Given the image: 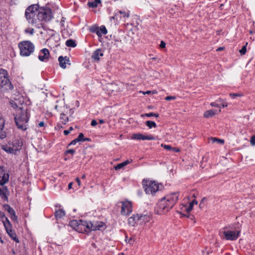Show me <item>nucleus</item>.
<instances>
[{
  "label": "nucleus",
  "mask_w": 255,
  "mask_h": 255,
  "mask_svg": "<svg viewBox=\"0 0 255 255\" xmlns=\"http://www.w3.org/2000/svg\"><path fill=\"white\" fill-rule=\"evenodd\" d=\"M139 216H145V217H145V218H143L142 217V219L141 220H139V221H141V223L142 222H148L150 219V216H147V215H139Z\"/></svg>",
  "instance_id": "obj_34"
},
{
  "label": "nucleus",
  "mask_w": 255,
  "mask_h": 255,
  "mask_svg": "<svg viewBox=\"0 0 255 255\" xmlns=\"http://www.w3.org/2000/svg\"><path fill=\"white\" fill-rule=\"evenodd\" d=\"M12 227L6 228L5 229L6 233L8 234V236L14 241L16 243H19V240L18 238L16 237V234L12 230Z\"/></svg>",
  "instance_id": "obj_14"
},
{
  "label": "nucleus",
  "mask_w": 255,
  "mask_h": 255,
  "mask_svg": "<svg viewBox=\"0 0 255 255\" xmlns=\"http://www.w3.org/2000/svg\"><path fill=\"white\" fill-rule=\"evenodd\" d=\"M119 12L121 13V14H124V17H128L129 16V13H126L125 11H120Z\"/></svg>",
  "instance_id": "obj_46"
},
{
  "label": "nucleus",
  "mask_w": 255,
  "mask_h": 255,
  "mask_svg": "<svg viewBox=\"0 0 255 255\" xmlns=\"http://www.w3.org/2000/svg\"><path fill=\"white\" fill-rule=\"evenodd\" d=\"M36 18L39 21L47 22L50 21L52 18L51 9L47 7H40L39 6Z\"/></svg>",
  "instance_id": "obj_4"
},
{
  "label": "nucleus",
  "mask_w": 255,
  "mask_h": 255,
  "mask_svg": "<svg viewBox=\"0 0 255 255\" xmlns=\"http://www.w3.org/2000/svg\"><path fill=\"white\" fill-rule=\"evenodd\" d=\"M60 119L61 120H62V122L64 124H66V123L68 121V117H66L65 115V114H61Z\"/></svg>",
  "instance_id": "obj_31"
},
{
  "label": "nucleus",
  "mask_w": 255,
  "mask_h": 255,
  "mask_svg": "<svg viewBox=\"0 0 255 255\" xmlns=\"http://www.w3.org/2000/svg\"><path fill=\"white\" fill-rule=\"evenodd\" d=\"M66 45L68 47H75L76 46V43L73 39H68L66 42Z\"/></svg>",
  "instance_id": "obj_26"
},
{
  "label": "nucleus",
  "mask_w": 255,
  "mask_h": 255,
  "mask_svg": "<svg viewBox=\"0 0 255 255\" xmlns=\"http://www.w3.org/2000/svg\"><path fill=\"white\" fill-rule=\"evenodd\" d=\"M143 94H149L151 93V91H147L145 92H143Z\"/></svg>",
  "instance_id": "obj_62"
},
{
  "label": "nucleus",
  "mask_w": 255,
  "mask_h": 255,
  "mask_svg": "<svg viewBox=\"0 0 255 255\" xmlns=\"http://www.w3.org/2000/svg\"><path fill=\"white\" fill-rule=\"evenodd\" d=\"M250 141L252 145H255V135L252 136Z\"/></svg>",
  "instance_id": "obj_42"
},
{
  "label": "nucleus",
  "mask_w": 255,
  "mask_h": 255,
  "mask_svg": "<svg viewBox=\"0 0 255 255\" xmlns=\"http://www.w3.org/2000/svg\"><path fill=\"white\" fill-rule=\"evenodd\" d=\"M84 137V134L82 133H80L77 137V140H79V141H84V139L85 138Z\"/></svg>",
  "instance_id": "obj_38"
},
{
  "label": "nucleus",
  "mask_w": 255,
  "mask_h": 255,
  "mask_svg": "<svg viewBox=\"0 0 255 255\" xmlns=\"http://www.w3.org/2000/svg\"><path fill=\"white\" fill-rule=\"evenodd\" d=\"M3 208L9 214L15 211L8 204H4L3 205Z\"/></svg>",
  "instance_id": "obj_30"
},
{
  "label": "nucleus",
  "mask_w": 255,
  "mask_h": 255,
  "mask_svg": "<svg viewBox=\"0 0 255 255\" xmlns=\"http://www.w3.org/2000/svg\"><path fill=\"white\" fill-rule=\"evenodd\" d=\"M131 138L137 140H154L155 139L154 137L151 135H144L141 133L133 134Z\"/></svg>",
  "instance_id": "obj_10"
},
{
  "label": "nucleus",
  "mask_w": 255,
  "mask_h": 255,
  "mask_svg": "<svg viewBox=\"0 0 255 255\" xmlns=\"http://www.w3.org/2000/svg\"><path fill=\"white\" fill-rule=\"evenodd\" d=\"M41 52L43 54V55H39L38 59L41 61H43L45 59H48L50 55L49 50L46 48H43L41 50Z\"/></svg>",
  "instance_id": "obj_13"
},
{
  "label": "nucleus",
  "mask_w": 255,
  "mask_h": 255,
  "mask_svg": "<svg viewBox=\"0 0 255 255\" xmlns=\"http://www.w3.org/2000/svg\"><path fill=\"white\" fill-rule=\"evenodd\" d=\"M5 217H6L5 216L4 213H3L0 211V218L1 219H3V218L4 219Z\"/></svg>",
  "instance_id": "obj_52"
},
{
  "label": "nucleus",
  "mask_w": 255,
  "mask_h": 255,
  "mask_svg": "<svg viewBox=\"0 0 255 255\" xmlns=\"http://www.w3.org/2000/svg\"><path fill=\"white\" fill-rule=\"evenodd\" d=\"M1 148L6 152L9 153H14V151H15L16 150V149H13V148H11V147L8 146L7 145H1ZM17 150H18V149H17Z\"/></svg>",
  "instance_id": "obj_19"
},
{
  "label": "nucleus",
  "mask_w": 255,
  "mask_h": 255,
  "mask_svg": "<svg viewBox=\"0 0 255 255\" xmlns=\"http://www.w3.org/2000/svg\"><path fill=\"white\" fill-rule=\"evenodd\" d=\"M178 196L175 193L162 198L158 203V214H165L168 212L176 204Z\"/></svg>",
  "instance_id": "obj_1"
},
{
  "label": "nucleus",
  "mask_w": 255,
  "mask_h": 255,
  "mask_svg": "<svg viewBox=\"0 0 255 255\" xmlns=\"http://www.w3.org/2000/svg\"><path fill=\"white\" fill-rule=\"evenodd\" d=\"M64 58H65L64 61H65L66 63H67V64L70 65V63H69V58L68 57H67V56H65Z\"/></svg>",
  "instance_id": "obj_55"
},
{
  "label": "nucleus",
  "mask_w": 255,
  "mask_h": 255,
  "mask_svg": "<svg viewBox=\"0 0 255 255\" xmlns=\"http://www.w3.org/2000/svg\"><path fill=\"white\" fill-rule=\"evenodd\" d=\"M64 132V134H65V135H68V134H69V133H70V130H64V132Z\"/></svg>",
  "instance_id": "obj_59"
},
{
  "label": "nucleus",
  "mask_w": 255,
  "mask_h": 255,
  "mask_svg": "<svg viewBox=\"0 0 255 255\" xmlns=\"http://www.w3.org/2000/svg\"><path fill=\"white\" fill-rule=\"evenodd\" d=\"M210 139L213 142H218V143H220L221 144H223L224 143V140L223 139H219L216 137H211L210 138Z\"/></svg>",
  "instance_id": "obj_32"
},
{
  "label": "nucleus",
  "mask_w": 255,
  "mask_h": 255,
  "mask_svg": "<svg viewBox=\"0 0 255 255\" xmlns=\"http://www.w3.org/2000/svg\"><path fill=\"white\" fill-rule=\"evenodd\" d=\"M153 113H148V114H145L144 115H142L141 116L142 117H143V116H146V117H153Z\"/></svg>",
  "instance_id": "obj_45"
},
{
  "label": "nucleus",
  "mask_w": 255,
  "mask_h": 255,
  "mask_svg": "<svg viewBox=\"0 0 255 255\" xmlns=\"http://www.w3.org/2000/svg\"><path fill=\"white\" fill-rule=\"evenodd\" d=\"M20 53L22 56H28L34 51V46L29 41H24L19 44Z\"/></svg>",
  "instance_id": "obj_6"
},
{
  "label": "nucleus",
  "mask_w": 255,
  "mask_h": 255,
  "mask_svg": "<svg viewBox=\"0 0 255 255\" xmlns=\"http://www.w3.org/2000/svg\"><path fill=\"white\" fill-rule=\"evenodd\" d=\"M80 229L82 230V227L83 226L86 227L87 229L90 230V224H92L91 222L88 223L86 221H83L82 220H80Z\"/></svg>",
  "instance_id": "obj_24"
},
{
  "label": "nucleus",
  "mask_w": 255,
  "mask_h": 255,
  "mask_svg": "<svg viewBox=\"0 0 255 255\" xmlns=\"http://www.w3.org/2000/svg\"><path fill=\"white\" fill-rule=\"evenodd\" d=\"M105 224L102 222H96L90 224V230L92 231L101 230L105 226Z\"/></svg>",
  "instance_id": "obj_11"
},
{
  "label": "nucleus",
  "mask_w": 255,
  "mask_h": 255,
  "mask_svg": "<svg viewBox=\"0 0 255 255\" xmlns=\"http://www.w3.org/2000/svg\"><path fill=\"white\" fill-rule=\"evenodd\" d=\"M2 223L5 229L12 227L11 224L7 217H5L4 220H2Z\"/></svg>",
  "instance_id": "obj_27"
},
{
  "label": "nucleus",
  "mask_w": 255,
  "mask_h": 255,
  "mask_svg": "<svg viewBox=\"0 0 255 255\" xmlns=\"http://www.w3.org/2000/svg\"><path fill=\"white\" fill-rule=\"evenodd\" d=\"M176 99V97L175 96H167L165 98V100L166 101H169L171 100H175Z\"/></svg>",
  "instance_id": "obj_44"
},
{
  "label": "nucleus",
  "mask_w": 255,
  "mask_h": 255,
  "mask_svg": "<svg viewBox=\"0 0 255 255\" xmlns=\"http://www.w3.org/2000/svg\"><path fill=\"white\" fill-rule=\"evenodd\" d=\"M7 75V72L5 70H0V88H3L4 90H11L13 89V86Z\"/></svg>",
  "instance_id": "obj_7"
},
{
  "label": "nucleus",
  "mask_w": 255,
  "mask_h": 255,
  "mask_svg": "<svg viewBox=\"0 0 255 255\" xmlns=\"http://www.w3.org/2000/svg\"><path fill=\"white\" fill-rule=\"evenodd\" d=\"M223 235L226 240H236L239 237L240 231H224L223 232Z\"/></svg>",
  "instance_id": "obj_8"
},
{
  "label": "nucleus",
  "mask_w": 255,
  "mask_h": 255,
  "mask_svg": "<svg viewBox=\"0 0 255 255\" xmlns=\"http://www.w3.org/2000/svg\"><path fill=\"white\" fill-rule=\"evenodd\" d=\"M33 31H34L33 29H31L30 30L29 29H27L25 30V32L26 33H30L31 34H32L33 33Z\"/></svg>",
  "instance_id": "obj_51"
},
{
  "label": "nucleus",
  "mask_w": 255,
  "mask_h": 255,
  "mask_svg": "<svg viewBox=\"0 0 255 255\" xmlns=\"http://www.w3.org/2000/svg\"><path fill=\"white\" fill-rule=\"evenodd\" d=\"M99 123H100V124H103V123H105V121H104V120H103L100 119V120H99Z\"/></svg>",
  "instance_id": "obj_63"
},
{
  "label": "nucleus",
  "mask_w": 255,
  "mask_h": 255,
  "mask_svg": "<svg viewBox=\"0 0 255 255\" xmlns=\"http://www.w3.org/2000/svg\"><path fill=\"white\" fill-rule=\"evenodd\" d=\"M92 126H96L97 125V122L95 120H93L91 124Z\"/></svg>",
  "instance_id": "obj_50"
},
{
  "label": "nucleus",
  "mask_w": 255,
  "mask_h": 255,
  "mask_svg": "<svg viewBox=\"0 0 255 255\" xmlns=\"http://www.w3.org/2000/svg\"><path fill=\"white\" fill-rule=\"evenodd\" d=\"M77 142H79V140H77V138L73 140L69 144L68 146H70L71 145L75 144Z\"/></svg>",
  "instance_id": "obj_43"
},
{
  "label": "nucleus",
  "mask_w": 255,
  "mask_h": 255,
  "mask_svg": "<svg viewBox=\"0 0 255 255\" xmlns=\"http://www.w3.org/2000/svg\"><path fill=\"white\" fill-rule=\"evenodd\" d=\"M248 44V43H246V45H244L242 48L240 50V53H241V55H244L246 52V51H247V45Z\"/></svg>",
  "instance_id": "obj_35"
},
{
  "label": "nucleus",
  "mask_w": 255,
  "mask_h": 255,
  "mask_svg": "<svg viewBox=\"0 0 255 255\" xmlns=\"http://www.w3.org/2000/svg\"><path fill=\"white\" fill-rule=\"evenodd\" d=\"M72 185H73V183L72 182H70L69 185H68V189H70L72 188Z\"/></svg>",
  "instance_id": "obj_60"
},
{
  "label": "nucleus",
  "mask_w": 255,
  "mask_h": 255,
  "mask_svg": "<svg viewBox=\"0 0 255 255\" xmlns=\"http://www.w3.org/2000/svg\"><path fill=\"white\" fill-rule=\"evenodd\" d=\"M76 181H77V183H78V185L79 186H80L81 185V182H80V180L79 179V178L78 177H77L76 178Z\"/></svg>",
  "instance_id": "obj_58"
},
{
  "label": "nucleus",
  "mask_w": 255,
  "mask_h": 255,
  "mask_svg": "<svg viewBox=\"0 0 255 255\" xmlns=\"http://www.w3.org/2000/svg\"><path fill=\"white\" fill-rule=\"evenodd\" d=\"M142 217L145 218V217L139 216V214L133 215L128 218V223L130 225L134 226L135 225L136 221H139V220L142 219Z\"/></svg>",
  "instance_id": "obj_12"
},
{
  "label": "nucleus",
  "mask_w": 255,
  "mask_h": 255,
  "mask_svg": "<svg viewBox=\"0 0 255 255\" xmlns=\"http://www.w3.org/2000/svg\"><path fill=\"white\" fill-rule=\"evenodd\" d=\"M142 185L146 194L153 195L158 190H160L159 185L156 184L155 181H150L143 179Z\"/></svg>",
  "instance_id": "obj_5"
},
{
  "label": "nucleus",
  "mask_w": 255,
  "mask_h": 255,
  "mask_svg": "<svg viewBox=\"0 0 255 255\" xmlns=\"http://www.w3.org/2000/svg\"><path fill=\"white\" fill-rule=\"evenodd\" d=\"M64 60H65V58L62 56L59 57V58H58L59 65H60V67L63 69H65L66 67V62H65V61H64Z\"/></svg>",
  "instance_id": "obj_25"
},
{
  "label": "nucleus",
  "mask_w": 255,
  "mask_h": 255,
  "mask_svg": "<svg viewBox=\"0 0 255 255\" xmlns=\"http://www.w3.org/2000/svg\"><path fill=\"white\" fill-rule=\"evenodd\" d=\"M161 146L167 150H171V149H172V147H171V146H170L169 145H166V144H162Z\"/></svg>",
  "instance_id": "obj_39"
},
{
  "label": "nucleus",
  "mask_w": 255,
  "mask_h": 255,
  "mask_svg": "<svg viewBox=\"0 0 255 255\" xmlns=\"http://www.w3.org/2000/svg\"><path fill=\"white\" fill-rule=\"evenodd\" d=\"M70 226L76 230L80 229V224L79 221L78 222L76 220L70 221L69 223Z\"/></svg>",
  "instance_id": "obj_17"
},
{
  "label": "nucleus",
  "mask_w": 255,
  "mask_h": 255,
  "mask_svg": "<svg viewBox=\"0 0 255 255\" xmlns=\"http://www.w3.org/2000/svg\"><path fill=\"white\" fill-rule=\"evenodd\" d=\"M11 215V219L14 221H16L17 220V216L15 214V212L14 211L11 214H10Z\"/></svg>",
  "instance_id": "obj_36"
},
{
  "label": "nucleus",
  "mask_w": 255,
  "mask_h": 255,
  "mask_svg": "<svg viewBox=\"0 0 255 255\" xmlns=\"http://www.w3.org/2000/svg\"><path fill=\"white\" fill-rule=\"evenodd\" d=\"M216 114L214 110H211L206 111L204 114V117L206 118H209L214 116Z\"/></svg>",
  "instance_id": "obj_22"
},
{
  "label": "nucleus",
  "mask_w": 255,
  "mask_h": 255,
  "mask_svg": "<svg viewBox=\"0 0 255 255\" xmlns=\"http://www.w3.org/2000/svg\"><path fill=\"white\" fill-rule=\"evenodd\" d=\"M75 152V150L71 149H69V150H66L65 152V154L67 155V154H69V153L73 154Z\"/></svg>",
  "instance_id": "obj_40"
},
{
  "label": "nucleus",
  "mask_w": 255,
  "mask_h": 255,
  "mask_svg": "<svg viewBox=\"0 0 255 255\" xmlns=\"http://www.w3.org/2000/svg\"><path fill=\"white\" fill-rule=\"evenodd\" d=\"M4 120L0 116V138H4L6 137L5 133L3 131V128L4 127Z\"/></svg>",
  "instance_id": "obj_16"
},
{
  "label": "nucleus",
  "mask_w": 255,
  "mask_h": 255,
  "mask_svg": "<svg viewBox=\"0 0 255 255\" xmlns=\"http://www.w3.org/2000/svg\"><path fill=\"white\" fill-rule=\"evenodd\" d=\"M171 150L176 152H178L180 151V149L176 147H172V149H171Z\"/></svg>",
  "instance_id": "obj_54"
},
{
  "label": "nucleus",
  "mask_w": 255,
  "mask_h": 255,
  "mask_svg": "<svg viewBox=\"0 0 255 255\" xmlns=\"http://www.w3.org/2000/svg\"><path fill=\"white\" fill-rule=\"evenodd\" d=\"M210 105L212 107L220 108V106L219 104H216L215 102H212L210 104Z\"/></svg>",
  "instance_id": "obj_47"
},
{
  "label": "nucleus",
  "mask_w": 255,
  "mask_h": 255,
  "mask_svg": "<svg viewBox=\"0 0 255 255\" xmlns=\"http://www.w3.org/2000/svg\"><path fill=\"white\" fill-rule=\"evenodd\" d=\"M103 53L100 49H98L95 51L92 56V59L95 61H99L100 60V56H103Z\"/></svg>",
  "instance_id": "obj_15"
},
{
  "label": "nucleus",
  "mask_w": 255,
  "mask_h": 255,
  "mask_svg": "<svg viewBox=\"0 0 255 255\" xmlns=\"http://www.w3.org/2000/svg\"><path fill=\"white\" fill-rule=\"evenodd\" d=\"M27 111V109H24L23 107H19L15 115L14 114L15 122L19 129L25 130L27 128L26 124L29 120Z\"/></svg>",
  "instance_id": "obj_2"
},
{
  "label": "nucleus",
  "mask_w": 255,
  "mask_h": 255,
  "mask_svg": "<svg viewBox=\"0 0 255 255\" xmlns=\"http://www.w3.org/2000/svg\"><path fill=\"white\" fill-rule=\"evenodd\" d=\"M198 204V201L196 200H193L192 202L189 203V206L186 208V211L188 213L190 212L193 209V207L194 204L197 205Z\"/></svg>",
  "instance_id": "obj_23"
},
{
  "label": "nucleus",
  "mask_w": 255,
  "mask_h": 255,
  "mask_svg": "<svg viewBox=\"0 0 255 255\" xmlns=\"http://www.w3.org/2000/svg\"><path fill=\"white\" fill-rule=\"evenodd\" d=\"M128 243H129L130 245H133L134 242V240L133 239H132V238H130L128 241Z\"/></svg>",
  "instance_id": "obj_49"
},
{
  "label": "nucleus",
  "mask_w": 255,
  "mask_h": 255,
  "mask_svg": "<svg viewBox=\"0 0 255 255\" xmlns=\"http://www.w3.org/2000/svg\"><path fill=\"white\" fill-rule=\"evenodd\" d=\"M18 101L17 100H15L14 101H12L10 102V104L12 107L14 109H16V111L19 109V107H23L22 104H20L19 103H17Z\"/></svg>",
  "instance_id": "obj_20"
},
{
  "label": "nucleus",
  "mask_w": 255,
  "mask_h": 255,
  "mask_svg": "<svg viewBox=\"0 0 255 255\" xmlns=\"http://www.w3.org/2000/svg\"><path fill=\"white\" fill-rule=\"evenodd\" d=\"M96 33H97V35L99 36V37H101L102 36V33L101 32V31L100 30V29H98V30H97L96 32Z\"/></svg>",
  "instance_id": "obj_53"
},
{
  "label": "nucleus",
  "mask_w": 255,
  "mask_h": 255,
  "mask_svg": "<svg viewBox=\"0 0 255 255\" xmlns=\"http://www.w3.org/2000/svg\"><path fill=\"white\" fill-rule=\"evenodd\" d=\"M165 45H166L164 41H161L159 46L161 48H164L165 47Z\"/></svg>",
  "instance_id": "obj_48"
},
{
  "label": "nucleus",
  "mask_w": 255,
  "mask_h": 255,
  "mask_svg": "<svg viewBox=\"0 0 255 255\" xmlns=\"http://www.w3.org/2000/svg\"><path fill=\"white\" fill-rule=\"evenodd\" d=\"M65 216V212L62 209H59L55 212V216L56 219L61 218Z\"/></svg>",
  "instance_id": "obj_21"
},
{
  "label": "nucleus",
  "mask_w": 255,
  "mask_h": 255,
  "mask_svg": "<svg viewBox=\"0 0 255 255\" xmlns=\"http://www.w3.org/2000/svg\"><path fill=\"white\" fill-rule=\"evenodd\" d=\"M145 125L146 126H147L149 128H156V124L155 122L150 121H147L145 122Z\"/></svg>",
  "instance_id": "obj_29"
},
{
  "label": "nucleus",
  "mask_w": 255,
  "mask_h": 255,
  "mask_svg": "<svg viewBox=\"0 0 255 255\" xmlns=\"http://www.w3.org/2000/svg\"><path fill=\"white\" fill-rule=\"evenodd\" d=\"M0 196H1V198H4L6 199V200H7L8 198L7 196L2 190H1V192H0Z\"/></svg>",
  "instance_id": "obj_41"
},
{
  "label": "nucleus",
  "mask_w": 255,
  "mask_h": 255,
  "mask_svg": "<svg viewBox=\"0 0 255 255\" xmlns=\"http://www.w3.org/2000/svg\"><path fill=\"white\" fill-rule=\"evenodd\" d=\"M132 161V159H130V160H127L126 161L118 164L117 166H116L115 167V169L116 170L120 169L123 168L124 167H125V166H126L127 165H128V164L130 163Z\"/></svg>",
  "instance_id": "obj_18"
},
{
  "label": "nucleus",
  "mask_w": 255,
  "mask_h": 255,
  "mask_svg": "<svg viewBox=\"0 0 255 255\" xmlns=\"http://www.w3.org/2000/svg\"><path fill=\"white\" fill-rule=\"evenodd\" d=\"M229 95L232 99L243 96V95L241 93H230Z\"/></svg>",
  "instance_id": "obj_33"
},
{
  "label": "nucleus",
  "mask_w": 255,
  "mask_h": 255,
  "mask_svg": "<svg viewBox=\"0 0 255 255\" xmlns=\"http://www.w3.org/2000/svg\"><path fill=\"white\" fill-rule=\"evenodd\" d=\"M44 123L43 122H40L39 124H38V126L39 127H44Z\"/></svg>",
  "instance_id": "obj_57"
},
{
  "label": "nucleus",
  "mask_w": 255,
  "mask_h": 255,
  "mask_svg": "<svg viewBox=\"0 0 255 255\" xmlns=\"http://www.w3.org/2000/svg\"><path fill=\"white\" fill-rule=\"evenodd\" d=\"M206 199H206V197H203V198L202 199V200H201V202H201V203H203L204 202V201H205L206 200Z\"/></svg>",
  "instance_id": "obj_61"
},
{
  "label": "nucleus",
  "mask_w": 255,
  "mask_h": 255,
  "mask_svg": "<svg viewBox=\"0 0 255 255\" xmlns=\"http://www.w3.org/2000/svg\"><path fill=\"white\" fill-rule=\"evenodd\" d=\"M100 30L101 33L104 34H106L108 32L105 26H102L100 27Z\"/></svg>",
  "instance_id": "obj_37"
},
{
  "label": "nucleus",
  "mask_w": 255,
  "mask_h": 255,
  "mask_svg": "<svg viewBox=\"0 0 255 255\" xmlns=\"http://www.w3.org/2000/svg\"><path fill=\"white\" fill-rule=\"evenodd\" d=\"M101 3V0H94V1L89 2L88 5L90 7H96L98 3Z\"/></svg>",
  "instance_id": "obj_28"
},
{
  "label": "nucleus",
  "mask_w": 255,
  "mask_h": 255,
  "mask_svg": "<svg viewBox=\"0 0 255 255\" xmlns=\"http://www.w3.org/2000/svg\"><path fill=\"white\" fill-rule=\"evenodd\" d=\"M131 212V203L130 202H123L122 206L121 213L128 215Z\"/></svg>",
  "instance_id": "obj_9"
},
{
  "label": "nucleus",
  "mask_w": 255,
  "mask_h": 255,
  "mask_svg": "<svg viewBox=\"0 0 255 255\" xmlns=\"http://www.w3.org/2000/svg\"><path fill=\"white\" fill-rule=\"evenodd\" d=\"M97 30H98V28L92 27L90 29L91 31L92 32H96Z\"/></svg>",
  "instance_id": "obj_56"
},
{
  "label": "nucleus",
  "mask_w": 255,
  "mask_h": 255,
  "mask_svg": "<svg viewBox=\"0 0 255 255\" xmlns=\"http://www.w3.org/2000/svg\"><path fill=\"white\" fill-rule=\"evenodd\" d=\"M187 217L188 218H190L191 219H193V218H194L193 216L192 215H189L188 216H187Z\"/></svg>",
  "instance_id": "obj_64"
},
{
  "label": "nucleus",
  "mask_w": 255,
  "mask_h": 255,
  "mask_svg": "<svg viewBox=\"0 0 255 255\" xmlns=\"http://www.w3.org/2000/svg\"><path fill=\"white\" fill-rule=\"evenodd\" d=\"M39 5L38 4H32L26 8L25 15L29 23L32 25L36 24L37 18L36 16L38 13Z\"/></svg>",
  "instance_id": "obj_3"
}]
</instances>
